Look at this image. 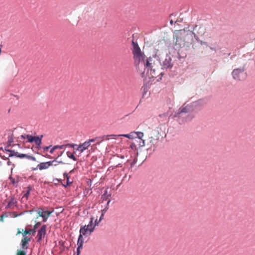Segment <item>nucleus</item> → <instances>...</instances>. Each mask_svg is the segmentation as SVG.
<instances>
[{
    "label": "nucleus",
    "instance_id": "1",
    "mask_svg": "<svg viewBox=\"0 0 255 255\" xmlns=\"http://www.w3.org/2000/svg\"><path fill=\"white\" fill-rule=\"evenodd\" d=\"M205 32V27L201 25H196L193 30L187 28L175 30L173 33L175 46L176 48H188L193 42V35L198 40L199 37L203 36Z\"/></svg>",
    "mask_w": 255,
    "mask_h": 255
},
{
    "label": "nucleus",
    "instance_id": "2",
    "mask_svg": "<svg viewBox=\"0 0 255 255\" xmlns=\"http://www.w3.org/2000/svg\"><path fill=\"white\" fill-rule=\"evenodd\" d=\"M132 45L133 47L132 52L133 55L135 64L136 65H138L140 62L143 64L144 62L145 61L144 60L145 55L141 51L140 49L136 42L132 41Z\"/></svg>",
    "mask_w": 255,
    "mask_h": 255
},
{
    "label": "nucleus",
    "instance_id": "3",
    "mask_svg": "<svg viewBox=\"0 0 255 255\" xmlns=\"http://www.w3.org/2000/svg\"><path fill=\"white\" fill-rule=\"evenodd\" d=\"M197 105V102L193 103L190 105H183L179 109L177 113L174 116L180 118L184 117V115L190 113L194 111V108Z\"/></svg>",
    "mask_w": 255,
    "mask_h": 255
},
{
    "label": "nucleus",
    "instance_id": "4",
    "mask_svg": "<svg viewBox=\"0 0 255 255\" xmlns=\"http://www.w3.org/2000/svg\"><path fill=\"white\" fill-rule=\"evenodd\" d=\"M156 63L158 64V61H156ZM155 63V59H153V58L149 57V58H147L145 60V62H144L143 65L144 67H146V68H150L151 71H153V73L155 72V71L157 69V67H158V65L156 66ZM156 75L155 73L153 75H152V77H156Z\"/></svg>",
    "mask_w": 255,
    "mask_h": 255
},
{
    "label": "nucleus",
    "instance_id": "5",
    "mask_svg": "<svg viewBox=\"0 0 255 255\" xmlns=\"http://www.w3.org/2000/svg\"><path fill=\"white\" fill-rule=\"evenodd\" d=\"M93 221L94 218L91 217L90 222L88 225H85L81 227L80 233L84 235V236L87 234L91 235L95 230V226H93Z\"/></svg>",
    "mask_w": 255,
    "mask_h": 255
},
{
    "label": "nucleus",
    "instance_id": "6",
    "mask_svg": "<svg viewBox=\"0 0 255 255\" xmlns=\"http://www.w3.org/2000/svg\"><path fill=\"white\" fill-rule=\"evenodd\" d=\"M232 75L233 78L236 80H242L245 79L246 76L245 68L242 67L234 69Z\"/></svg>",
    "mask_w": 255,
    "mask_h": 255
},
{
    "label": "nucleus",
    "instance_id": "7",
    "mask_svg": "<svg viewBox=\"0 0 255 255\" xmlns=\"http://www.w3.org/2000/svg\"><path fill=\"white\" fill-rule=\"evenodd\" d=\"M42 137V135L40 136H34L29 134H24L21 136V138L27 139V141L28 142L31 143L34 142L38 147H39L41 144Z\"/></svg>",
    "mask_w": 255,
    "mask_h": 255
},
{
    "label": "nucleus",
    "instance_id": "8",
    "mask_svg": "<svg viewBox=\"0 0 255 255\" xmlns=\"http://www.w3.org/2000/svg\"><path fill=\"white\" fill-rule=\"evenodd\" d=\"M56 159H54L52 161H49L47 162H41L38 164L36 168L33 169L34 170L39 169L42 170L48 169L50 166H52L53 163L56 162Z\"/></svg>",
    "mask_w": 255,
    "mask_h": 255
},
{
    "label": "nucleus",
    "instance_id": "9",
    "mask_svg": "<svg viewBox=\"0 0 255 255\" xmlns=\"http://www.w3.org/2000/svg\"><path fill=\"white\" fill-rule=\"evenodd\" d=\"M117 135L115 134L104 135L102 136L95 137L96 144H98L105 140H109L111 139H116Z\"/></svg>",
    "mask_w": 255,
    "mask_h": 255
},
{
    "label": "nucleus",
    "instance_id": "10",
    "mask_svg": "<svg viewBox=\"0 0 255 255\" xmlns=\"http://www.w3.org/2000/svg\"><path fill=\"white\" fill-rule=\"evenodd\" d=\"M172 59L170 55H166L164 60L162 62V66L163 69H167L172 67Z\"/></svg>",
    "mask_w": 255,
    "mask_h": 255
},
{
    "label": "nucleus",
    "instance_id": "11",
    "mask_svg": "<svg viewBox=\"0 0 255 255\" xmlns=\"http://www.w3.org/2000/svg\"><path fill=\"white\" fill-rule=\"evenodd\" d=\"M52 212V211H44L41 208L38 209V214L40 217H42L44 222L47 221V218L50 216Z\"/></svg>",
    "mask_w": 255,
    "mask_h": 255
},
{
    "label": "nucleus",
    "instance_id": "12",
    "mask_svg": "<svg viewBox=\"0 0 255 255\" xmlns=\"http://www.w3.org/2000/svg\"><path fill=\"white\" fill-rule=\"evenodd\" d=\"M150 136L149 137V142L151 145H155L157 143L159 139L158 133L155 135V132L152 131L150 133Z\"/></svg>",
    "mask_w": 255,
    "mask_h": 255
},
{
    "label": "nucleus",
    "instance_id": "13",
    "mask_svg": "<svg viewBox=\"0 0 255 255\" xmlns=\"http://www.w3.org/2000/svg\"><path fill=\"white\" fill-rule=\"evenodd\" d=\"M46 231V226L43 225L40 230L38 232L37 237L38 240L37 241L39 242L45 235Z\"/></svg>",
    "mask_w": 255,
    "mask_h": 255
},
{
    "label": "nucleus",
    "instance_id": "14",
    "mask_svg": "<svg viewBox=\"0 0 255 255\" xmlns=\"http://www.w3.org/2000/svg\"><path fill=\"white\" fill-rule=\"evenodd\" d=\"M80 233V235L79 236L78 240V242H77V245H78L77 254H78V255L80 253V249H82L83 244L84 243V240H83V236L84 235H83L81 233Z\"/></svg>",
    "mask_w": 255,
    "mask_h": 255
},
{
    "label": "nucleus",
    "instance_id": "15",
    "mask_svg": "<svg viewBox=\"0 0 255 255\" xmlns=\"http://www.w3.org/2000/svg\"><path fill=\"white\" fill-rule=\"evenodd\" d=\"M90 146V145L89 142H87V141H86L83 143L78 145L77 150L80 151L81 152H83L85 150L87 149Z\"/></svg>",
    "mask_w": 255,
    "mask_h": 255
},
{
    "label": "nucleus",
    "instance_id": "16",
    "mask_svg": "<svg viewBox=\"0 0 255 255\" xmlns=\"http://www.w3.org/2000/svg\"><path fill=\"white\" fill-rule=\"evenodd\" d=\"M40 223L39 222L36 223L34 225L33 229H32V228H31V229H29L28 230H25L23 233V237H24L27 234H34L36 232V229L38 227V226L40 225Z\"/></svg>",
    "mask_w": 255,
    "mask_h": 255
},
{
    "label": "nucleus",
    "instance_id": "17",
    "mask_svg": "<svg viewBox=\"0 0 255 255\" xmlns=\"http://www.w3.org/2000/svg\"><path fill=\"white\" fill-rule=\"evenodd\" d=\"M9 152H11V153L9 154V156H12L13 155H15L17 157H18L19 158H25L26 156V154H20L17 152H15L13 150H8Z\"/></svg>",
    "mask_w": 255,
    "mask_h": 255
},
{
    "label": "nucleus",
    "instance_id": "18",
    "mask_svg": "<svg viewBox=\"0 0 255 255\" xmlns=\"http://www.w3.org/2000/svg\"><path fill=\"white\" fill-rule=\"evenodd\" d=\"M30 241V238L27 237H24L23 239L21 241L22 247L23 249H27V245L28 242Z\"/></svg>",
    "mask_w": 255,
    "mask_h": 255
},
{
    "label": "nucleus",
    "instance_id": "19",
    "mask_svg": "<svg viewBox=\"0 0 255 255\" xmlns=\"http://www.w3.org/2000/svg\"><path fill=\"white\" fill-rule=\"evenodd\" d=\"M16 203H17V201H16V200L13 198H11L10 200L9 201V202L6 206V208H13V207L16 206Z\"/></svg>",
    "mask_w": 255,
    "mask_h": 255
},
{
    "label": "nucleus",
    "instance_id": "20",
    "mask_svg": "<svg viewBox=\"0 0 255 255\" xmlns=\"http://www.w3.org/2000/svg\"><path fill=\"white\" fill-rule=\"evenodd\" d=\"M134 133H135L134 132H131L129 134H119V135H117V137L118 136H124V137H126L128 138H129V139H132L134 137Z\"/></svg>",
    "mask_w": 255,
    "mask_h": 255
},
{
    "label": "nucleus",
    "instance_id": "21",
    "mask_svg": "<svg viewBox=\"0 0 255 255\" xmlns=\"http://www.w3.org/2000/svg\"><path fill=\"white\" fill-rule=\"evenodd\" d=\"M57 149H63L65 146H69L71 147H74L75 146H77L76 144H67L66 145H55Z\"/></svg>",
    "mask_w": 255,
    "mask_h": 255
},
{
    "label": "nucleus",
    "instance_id": "22",
    "mask_svg": "<svg viewBox=\"0 0 255 255\" xmlns=\"http://www.w3.org/2000/svg\"><path fill=\"white\" fill-rule=\"evenodd\" d=\"M134 132L135 133L134 135H136L138 140H141V139H142L144 135L143 132L140 131Z\"/></svg>",
    "mask_w": 255,
    "mask_h": 255
},
{
    "label": "nucleus",
    "instance_id": "23",
    "mask_svg": "<svg viewBox=\"0 0 255 255\" xmlns=\"http://www.w3.org/2000/svg\"><path fill=\"white\" fill-rule=\"evenodd\" d=\"M67 155L68 157H69L70 158L73 159V160L74 161H76L77 160V158L74 155L73 153H72L71 152H70V151H67Z\"/></svg>",
    "mask_w": 255,
    "mask_h": 255
},
{
    "label": "nucleus",
    "instance_id": "24",
    "mask_svg": "<svg viewBox=\"0 0 255 255\" xmlns=\"http://www.w3.org/2000/svg\"><path fill=\"white\" fill-rule=\"evenodd\" d=\"M31 190H32V187L31 186H29L28 187H27V190L26 193L23 195V198L25 197V198H27V197H28V196L29 195L30 192Z\"/></svg>",
    "mask_w": 255,
    "mask_h": 255
},
{
    "label": "nucleus",
    "instance_id": "25",
    "mask_svg": "<svg viewBox=\"0 0 255 255\" xmlns=\"http://www.w3.org/2000/svg\"><path fill=\"white\" fill-rule=\"evenodd\" d=\"M194 117V116H193L192 114H188L186 117V119L185 120V122H188L191 121L193 118Z\"/></svg>",
    "mask_w": 255,
    "mask_h": 255
},
{
    "label": "nucleus",
    "instance_id": "26",
    "mask_svg": "<svg viewBox=\"0 0 255 255\" xmlns=\"http://www.w3.org/2000/svg\"><path fill=\"white\" fill-rule=\"evenodd\" d=\"M26 158L29 160H31L34 161H36V158L33 156H31L28 154H26V156L25 157Z\"/></svg>",
    "mask_w": 255,
    "mask_h": 255
},
{
    "label": "nucleus",
    "instance_id": "27",
    "mask_svg": "<svg viewBox=\"0 0 255 255\" xmlns=\"http://www.w3.org/2000/svg\"><path fill=\"white\" fill-rule=\"evenodd\" d=\"M107 209H103L102 210V214L100 218L99 221H101L103 220V218L105 214V213L107 212Z\"/></svg>",
    "mask_w": 255,
    "mask_h": 255
},
{
    "label": "nucleus",
    "instance_id": "28",
    "mask_svg": "<svg viewBox=\"0 0 255 255\" xmlns=\"http://www.w3.org/2000/svg\"><path fill=\"white\" fill-rule=\"evenodd\" d=\"M139 140V147L144 146L145 145L144 140L142 139H141V140Z\"/></svg>",
    "mask_w": 255,
    "mask_h": 255
},
{
    "label": "nucleus",
    "instance_id": "29",
    "mask_svg": "<svg viewBox=\"0 0 255 255\" xmlns=\"http://www.w3.org/2000/svg\"><path fill=\"white\" fill-rule=\"evenodd\" d=\"M59 164H64V162H63L62 161H57L56 162L53 163L52 166H56L58 165Z\"/></svg>",
    "mask_w": 255,
    "mask_h": 255
},
{
    "label": "nucleus",
    "instance_id": "30",
    "mask_svg": "<svg viewBox=\"0 0 255 255\" xmlns=\"http://www.w3.org/2000/svg\"><path fill=\"white\" fill-rule=\"evenodd\" d=\"M26 255V252L23 251L19 250V251H18V252L17 253V255Z\"/></svg>",
    "mask_w": 255,
    "mask_h": 255
},
{
    "label": "nucleus",
    "instance_id": "31",
    "mask_svg": "<svg viewBox=\"0 0 255 255\" xmlns=\"http://www.w3.org/2000/svg\"><path fill=\"white\" fill-rule=\"evenodd\" d=\"M56 149H57V148H56V146L55 145V146H54L53 147H52L50 149V153H51V154H52V153L54 152V151H55Z\"/></svg>",
    "mask_w": 255,
    "mask_h": 255
},
{
    "label": "nucleus",
    "instance_id": "32",
    "mask_svg": "<svg viewBox=\"0 0 255 255\" xmlns=\"http://www.w3.org/2000/svg\"><path fill=\"white\" fill-rule=\"evenodd\" d=\"M167 116L166 114H165V113H164L163 114H161L159 115V117L163 118V119H166L167 118Z\"/></svg>",
    "mask_w": 255,
    "mask_h": 255
},
{
    "label": "nucleus",
    "instance_id": "33",
    "mask_svg": "<svg viewBox=\"0 0 255 255\" xmlns=\"http://www.w3.org/2000/svg\"><path fill=\"white\" fill-rule=\"evenodd\" d=\"M51 145H49L48 146L43 147V149L44 151H47L51 147Z\"/></svg>",
    "mask_w": 255,
    "mask_h": 255
},
{
    "label": "nucleus",
    "instance_id": "34",
    "mask_svg": "<svg viewBox=\"0 0 255 255\" xmlns=\"http://www.w3.org/2000/svg\"><path fill=\"white\" fill-rule=\"evenodd\" d=\"M64 177H65L67 179V184H69V176H68V175L66 174V173H64Z\"/></svg>",
    "mask_w": 255,
    "mask_h": 255
},
{
    "label": "nucleus",
    "instance_id": "35",
    "mask_svg": "<svg viewBox=\"0 0 255 255\" xmlns=\"http://www.w3.org/2000/svg\"><path fill=\"white\" fill-rule=\"evenodd\" d=\"M101 221H98L97 219H96V220L95 221V223L94 224H93V226H95V227L96 226H98L99 224V223Z\"/></svg>",
    "mask_w": 255,
    "mask_h": 255
},
{
    "label": "nucleus",
    "instance_id": "36",
    "mask_svg": "<svg viewBox=\"0 0 255 255\" xmlns=\"http://www.w3.org/2000/svg\"><path fill=\"white\" fill-rule=\"evenodd\" d=\"M96 139H95V138H94L90 139L87 140V142H89L90 145L91 143L93 142H96Z\"/></svg>",
    "mask_w": 255,
    "mask_h": 255
},
{
    "label": "nucleus",
    "instance_id": "37",
    "mask_svg": "<svg viewBox=\"0 0 255 255\" xmlns=\"http://www.w3.org/2000/svg\"><path fill=\"white\" fill-rule=\"evenodd\" d=\"M122 165L121 164H119L116 167H122Z\"/></svg>",
    "mask_w": 255,
    "mask_h": 255
},
{
    "label": "nucleus",
    "instance_id": "38",
    "mask_svg": "<svg viewBox=\"0 0 255 255\" xmlns=\"http://www.w3.org/2000/svg\"><path fill=\"white\" fill-rule=\"evenodd\" d=\"M12 183L14 184L15 183V181L14 179H11Z\"/></svg>",
    "mask_w": 255,
    "mask_h": 255
},
{
    "label": "nucleus",
    "instance_id": "39",
    "mask_svg": "<svg viewBox=\"0 0 255 255\" xmlns=\"http://www.w3.org/2000/svg\"><path fill=\"white\" fill-rule=\"evenodd\" d=\"M63 153V152H61V154L58 156V157L57 158H58L59 157L61 156L62 155Z\"/></svg>",
    "mask_w": 255,
    "mask_h": 255
},
{
    "label": "nucleus",
    "instance_id": "40",
    "mask_svg": "<svg viewBox=\"0 0 255 255\" xmlns=\"http://www.w3.org/2000/svg\"><path fill=\"white\" fill-rule=\"evenodd\" d=\"M133 146H135V145H134V144H132L131 145V148H132L133 147Z\"/></svg>",
    "mask_w": 255,
    "mask_h": 255
},
{
    "label": "nucleus",
    "instance_id": "41",
    "mask_svg": "<svg viewBox=\"0 0 255 255\" xmlns=\"http://www.w3.org/2000/svg\"><path fill=\"white\" fill-rule=\"evenodd\" d=\"M20 233H21L20 231H18L17 232V234H20Z\"/></svg>",
    "mask_w": 255,
    "mask_h": 255
},
{
    "label": "nucleus",
    "instance_id": "42",
    "mask_svg": "<svg viewBox=\"0 0 255 255\" xmlns=\"http://www.w3.org/2000/svg\"><path fill=\"white\" fill-rule=\"evenodd\" d=\"M2 45L0 44V49H1V47H2Z\"/></svg>",
    "mask_w": 255,
    "mask_h": 255
},
{
    "label": "nucleus",
    "instance_id": "43",
    "mask_svg": "<svg viewBox=\"0 0 255 255\" xmlns=\"http://www.w3.org/2000/svg\"><path fill=\"white\" fill-rule=\"evenodd\" d=\"M170 23H171V24L173 23V20H171L170 21Z\"/></svg>",
    "mask_w": 255,
    "mask_h": 255
},
{
    "label": "nucleus",
    "instance_id": "44",
    "mask_svg": "<svg viewBox=\"0 0 255 255\" xmlns=\"http://www.w3.org/2000/svg\"><path fill=\"white\" fill-rule=\"evenodd\" d=\"M2 164H1V162L0 161V166H1Z\"/></svg>",
    "mask_w": 255,
    "mask_h": 255
},
{
    "label": "nucleus",
    "instance_id": "45",
    "mask_svg": "<svg viewBox=\"0 0 255 255\" xmlns=\"http://www.w3.org/2000/svg\"><path fill=\"white\" fill-rule=\"evenodd\" d=\"M8 164H10V162L9 161H8Z\"/></svg>",
    "mask_w": 255,
    "mask_h": 255
},
{
    "label": "nucleus",
    "instance_id": "46",
    "mask_svg": "<svg viewBox=\"0 0 255 255\" xmlns=\"http://www.w3.org/2000/svg\"><path fill=\"white\" fill-rule=\"evenodd\" d=\"M8 164H10V162L9 161H8Z\"/></svg>",
    "mask_w": 255,
    "mask_h": 255
}]
</instances>
